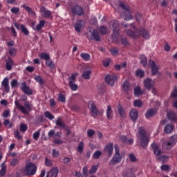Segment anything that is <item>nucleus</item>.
I'll use <instances>...</instances> for the list:
<instances>
[{"label":"nucleus","instance_id":"nucleus-1","mask_svg":"<svg viewBox=\"0 0 177 177\" xmlns=\"http://www.w3.org/2000/svg\"><path fill=\"white\" fill-rule=\"evenodd\" d=\"M124 32L131 38H136L140 36H142L145 39H148L149 38V33L146 32L143 28L136 30V27L133 24L130 25V30H126Z\"/></svg>","mask_w":177,"mask_h":177},{"label":"nucleus","instance_id":"nucleus-2","mask_svg":"<svg viewBox=\"0 0 177 177\" xmlns=\"http://www.w3.org/2000/svg\"><path fill=\"white\" fill-rule=\"evenodd\" d=\"M137 142L143 148H146L149 142V139L147 136V133L142 127L138 128V133H137Z\"/></svg>","mask_w":177,"mask_h":177},{"label":"nucleus","instance_id":"nucleus-3","mask_svg":"<svg viewBox=\"0 0 177 177\" xmlns=\"http://www.w3.org/2000/svg\"><path fill=\"white\" fill-rule=\"evenodd\" d=\"M15 105L24 115H29L32 108V104L29 101L25 102L24 106L20 104L18 100H16Z\"/></svg>","mask_w":177,"mask_h":177},{"label":"nucleus","instance_id":"nucleus-4","mask_svg":"<svg viewBox=\"0 0 177 177\" xmlns=\"http://www.w3.org/2000/svg\"><path fill=\"white\" fill-rule=\"evenodd\" d=\"M114 149L115 154L113 155V157L109 162V166H114L115 165H118L120 163L122 160V156L120 153V149L117 144H115Z\"/></svg>","mask_w":177,"mask_h":177},{"label":"nucleus","instance_id":"nucleus-5","mask_svg":"<svg viewBox=\"0 0 177 177\" xmlns=\"http://www.w3.org/2000/svg\"><path fill=\"white\" fill-rule=\"evenodd\" d=\"M37 171L35 164L32 162L28 163L24 169H21V174L23 175L34 176Z\"/></svg>","mask_w":177,"mask_h":177},{"label":"nucleus","instance_id":"nucleus-6","mask_svg":"<svg viewBox=\"0 0 177 177\" xmlns=\"http://www.w3.org/2000/svg\"><path fill=\"white\" fill-rule=\"evenodd\" d=\"M177 142V135H173L170 137L169 141H166L162 144V149L165 150H168L174 146Z\"/></svg>","mask_w":177,"mask_h":177},{"label":"nucleus","instance_id":"nucleus-7","mask_svg":"<svg viewBox=\"0 0 177 177\" xmlns=\"http://www.w3.org/2000/svg\"><path fill=\"white\" fill-rule=\"evenodd\" d=\"M88 109L91 113V116L94 118H96L97 115H102V113L97 110L95 105L92 101L88 102Z\"/></svg>","mask_w":177,"mask_h":177},{"label":"nucleus","instance_id":"nucleus-8","mask_svg":"<svg viewBox=\"0 0 177 177\" xmlns=\"http://www.w3.org/2000/svg\"><path fill=\"white\" fill-rule=\"evenodd\" d=\"M109 26H112L113 27V33L111 35V37L114 40L115 38L118 37L119 36L118 33V22L115 20H113L110 21Z\"/></svg>","mask_w":177,"mask_h":177},{"label":"nucleus","instance_id":"nucleus-9","mask_svg":"<svg viewBox=\"0 0 177 177\" xmlns=\"http://www.w3.org/2000/svg\"><path fill=\"white\" fill-rule=\"evenodd\" d=\"M119 6L124 10L125 12H127V14H125L124 15V20L125 21H130L132 20L133 17L131 16V11L129 10V8L128 7H127L126 6H124L122 2H120L119 3Z\"/></svg>","mask_w":177,"mask_h":177},{"label":"nucleus","instance_id":"nucleus-10","mask_svg":"<svg viewBox=\"0 0 177 177\" xmlns=\"http://www.w3.org/2000/svg\"><path fill=\"white\" fill-rule=\"evenodd\" d=\"M118 81V76L115 74L107 75L105 77V82L111 86L115 84V82Z\"/></svg>","mask_w":177,"mask_h":177},{"label":"nucleus","instance_id":"nucleus-11","mask_svg":"<svg viewBox=\"0 0 177 177\" xmlns=\"http://www.w3.org/2000/svg\"><path fill=\"white\" fill-rule=\"evenodd\" d=\"M21 89L22 92L27 95H32L33 94V91L30 88V86H27V83L24 82L21 83Z\"/></svg>","mask_w":177,"mask_h":177},{"label":"nucleus","instance_id":"nucleus-12","mask_svg":"<svg viewBox=\"0 0 177 177\" xmlns=\"http://www.w3.org/2000/svg\"><path fill=\"white\" fill-rule=\"evenodd\" d=\"M149 66L151 68V75L153 76L160 74L159 68L156 66V62L153 60H149Z\"/></svg>","mask_w":177,"mask_h":177},{"label":"nucleus","instance_id":"nucleus-13","mask_svg":"<svg viewBox=\"0 0 177 177\" xmlns=\"http://www.w3.org/2000/svg\"><path fill=\"white\" fill-rule=\"evenodd\" d=\"M39 12L41 13V17H43L44 18L50 19V17H52V12H50V10H48V9H46V8L44 6H41L40 8Z\"/></svg>","mask_w":177,"mask_h":177},{"label":"nucleus","instance_id":"nucleus-14","mask_svg":"<svg viewBox=\"0 0 177 177\" xmlns=\"http://www.w3.org/2000/svg\"><path fill=\"white\" fill-rule=\"evenodd\" d=\"M143 84L145 88L150 90L154 86L155 82L152 79L147 77L144 80Z\"/></svg>","mask_w":177,"mask_h":177},{"label":"nucleus","instance_id":"nucleus-15","mask_svg":"<svg viewBox=\"0 0 177 177\" xmlns=\"http://www.w3.org/2000/svg\"><path fill=\"white\" fill-rule=\"evenodd\" d=\"M72 13L73 15L82 16L84 15V10L82 9V7L80 6H75L72 8Z\"/></svg>","mask_w":177,"mask_h":177},{"label":"nucleus","instance_id":"nucleus-16","mask_svg":"<svg viewBox=\"0 0 177 177\" xmlns=\"http://www.w3.org/2000/svg\"><path fill=\"white\" fill-rule=\"evenodd\" d=\"M2 87H4L5 91L8 93L10 91V87L9 85V79L8 77H5L1 82Z\"/></svg>","mask_w":177,"mask_h":177},{"label":"nucleus","instance_id":"nucleus-17","mask_svg":"<svg viewBox=\"0 0 177 177\" xmlns=\"http://www.w3.org/2000/svg\"><path fill=\"white\" fill-rule=\"evenodd\" d=\"M154 154L156 156V158L159 157L162 153L161 149L159 148V147L156 145V142H153L151 145Z\"/></svg>","mask_w":177,"mask_h":177},{"label":"nucleus","instance_id":"nucleus-18","mask_svg":"<svg viewBox=\"0 0 177 177\" xmlns=\"http://www.w3.org/2000/svg\"><path fill=\"white\" fill-rule=\"evenodd\" d=\"M106 153H108V156L110 158L113 154V142H110L106 145L104 149Z\"/></svg>","mask_w":177,"mask_h":177},{"label":"nucleus","instance_id":"nucleus-19","mask_svg":"<svg viewBox=\"0 0 177 177\" xmlns=\"http://www.w3.org/2000/svg\"><path fill=\"white\" fill-rule=\"evenodd\" d=\"M158 112V109L156 108L149 109L147 110L145 114V117L147 119H150L153 116H154Z\"/></svg>","mask_w":177,"mask_h":177},{"label":"nucleus","instance_id":"nucleus-20","mask_svg":"<svg viewBox=\"0 0 177 177\" xmlns=\"http://www.w3.org/2000/svg\"><path fill=\"white\" fill-rule=\"evenodd\" d=\"M167 118L173 122H177V114L172 111H167Z\"/></svg>","mask_w":177,"mask_h":177},{"label":"nucleus","instance_id":"nucleus-21","mask_svg":"<svg viewBox=\"0 0 177 177\" xmlns=\"http://www.w3.org/2000/svg\"><path fill=\"white\" fill-rule=\"evenodd\" d=\"M130 118L133 122H136L138 118V112L136 109H132L129 113Z\"/></svg>","mask_w":177,"mask_h":177},{"label":"nucleus","instance_id":"nucleus-22","mask_svg":"<svg viewBox=\"0 0 177 177\" xmlns=\"http://www.w3.org/2000/svg\"><path fill=\"white\" fill-rule=\"evenodd\" d=\"M90 40H95L97 41H100V37L96 30H93V32H91V37H90Z\"/></svg>","mask_w":177,"mask_h":177},{"label":"nucleus","instance_id":"nucleus-23","mask_svg":"<svg viewBox=\"0 0 177 177\" xmlns=\"http://www.w3.org/2000/svg\"><path fill=\"white\" fill-rule=\"evenodd\" d=\"M84 26H85V24L84 23V21L82 20L77 21V22L76 23L75 29L77 32H80L81 29L83 28Z\"/></svg>","mask_w":177,"mask_h":177},{"label":"nucleus","instance_id":"nucleus-24","mask_svg":"<svg viewBox=\"0 0 177 177\" xmlns=\"http://www.w3.org/2000/svg\"><path fill=\"white\" fill-rule=\"evenodd\" d=\"M59 170L57 168H52L47 174L46 177H57Z\"/></svg>","mask_w":177,"mask_h":177},{"label":"nucleus","instance_id":"nucleus-25","mask_svg":"<svg viewBox=\"0 0 177 177\" xmlns=\"http://www.w3.org/2000/svg\"><path fill=\"white\" fill-rule=\"evenodd\" d=\"M21 7L28 12L29 15H31L32 17L36 16V12L32 11V9L30 7L26 6L25 4L22 5Z\"/></svg>","mask_w":177,"mask_h":177},{"label":"nucleus","instance_id":"nucleus-26","mask_svg":"<svg viewBox=\"0 0 177 177\" xmlns=\"http://www.w3.org/2000/svg\"><path fill=\"white\" fill-rule=\"evenodd\" d=\"M55 124L61 129H67V126L66 125V124H64V122H63L61 118H57V120L55 121Z\"/></svg>","mask_w":177,"mask_h":177},{"label":"nucleus","instance_id":"nucleus-27","mask_svg":"<svg viewBox=\"0 0 177 177\" xmlns=\"http://www.w3.org/2000/svg\"><path fill=\"white\" fill-rule=\"evenodd\" d=\"M173 129H174V125L172 124H167L165 125L164 128V131L167 134H170L172 133Z\"/></svg>","mask_w":177,"mask_h":177},{"label":"nucleus","instance_id":"nucleus-28","mask_svg":"<svg viewBox=\"0 0 177 177\" xmlns=\"http://www.w3.org/2000/svg\"><path fill=\"white\" fill-rule=\"evenodd\" d=\"M80 57L84 62H89V61H91V55L89 53H80Z\"/></svg>","mask_w":177,"mask_h":177},{"label":"nucleus","instance_id":"nucleus-29","mask_svg":"<svg viewBox=\"0 0 177 177\" xmlns=\"http://www.w3.org/2000/svg\"><path fill=\"white\" fill-rule=\"evenodd\" d=\"M106 118L109 120L112 119L113 117V111L111 110V106L110 105L107 106V109L106 111Z\"/></svg>","mask_w":177,"mask_h":177},{"label":"nucleus","instance_id":"nucleus-30","mask_svg":"<svg viewBox=\"0 0 177 177\" xmlns=\"http://www.w3.org/2000/svg\"><path fill=\"white\" fill-rule=\"evenodd\" d=\"M120 140H122V142H124L127 145H131L133 142V138L127 139L125 136H122L120 137Z\"/></svg>","mask_w":177,"mask_h":177},{"label":"nucleus","instance_id":"nucleus-31","mask_svg":"<svg viewBox=\"0 0 177 177\" xmlns=\"http://www.w3.org/2000/svg\"><path fill=\"white\" fill-rule=\"evenodd\" d=\"M14 66V62L11 58H8V60L6 62V70L11 71L12 66Z\"/></svg>","mask_w":177,"mask_h":177},{"label":"nucleus","instance_id":"nucleus-32","mask_svg":"<svg viewBox=\"0 0 177 177\" xmlns=\"http://www.w3.org/2000/svg\"><path fill=\"white\" fill-rule=\"evenodd\" d=\"M5 164L6 161H4L1 165V169L0 170V176L2 177H3L6 175L7 171V167L5 165Z\"/></svg>","mask_w":177,"mask_h":177},{"label":"nucleus","instance_id":"nucleus-33","mask_svg":"<svg viewBox=\"0 0 177 177\" xmlns=\"http://www.w3.org/2000/svg\"><path fill=\"white\" fill-rule=\"evenodd\" d=\"M45 26V20L39 21V24L37 25L36 28H34L35 31H39L42 28Z\"/></svg>","mask_w":177,"mask_h":177},{"label":"nucleus","instance_id":"nucleus-34","mask_svg":"<svg viewBox=\"0 0 177 177\" xmlns=\"http://www.w3.org/2000/svg\"><path fill=\"white\" fill-rule=\"evenodd\" d=\"M39 57L41 59H44L46 61H48L49 59H50V56L49 55V54L46 53H41L39 55Z\"/></svg>","mask_w":177,"mask_h":177},{"label":"nucleus","instance_id":"nucleus-35","mask_svg":"<svg viewBox=\"0 0 177 177\" xmlns=\"http://www.w3.org/2000/svg\"><path fill=\"white\" fill-rule=\"evenodd\" d=\"M77 76H78L77 73H73L71 76L69 77V84H75Z\"/></svg>","mask_w":177,"mask_h":177},{"label":"nucleus","instance_id":"nucleus-36","mask_svg":"<svg viewBox=\"0 0 177 177\" xmlns=\"http://www.w3.org/2000/svg\"><path fill=\"white\" fill-rule=\"evenodd\" d=\"M82 77L84 80H91V70L85 71L82 73Z\"/></svg>","mask_w":177,"mask_h":177},{"label":"nucleus","instance_id":"nucleus-37","mask_svg":"<svg viewBox=\"0 0 177 177\" xmlns=\"http://www.w3.org/2000/svg\"><path fill=\"white\" fill-rule=\"evenodd\" d=\"M118 111L119 115L122 118H124L126 116V113L124 112V110L120 104H118Z\"/></svg>","mask_w":177,"mask_h":177},{"label":"nucleus","instance_id":"nucleus-38","mask_svg":"<svg viewBox=\"0 0 177 177\" xmlns=\"http://www.w3.org/2000/svg\"><path fill=\"white\" fill-rule=\"evenodd\" d=\"M157 159H158L159 161L162 162H167L168 160H169V156H167V155H160V156L157 158Z\"/></svg>","mask_w":177,"mask_h":177},{"label":"nucleus","instance_id":"nucleus-39","mask_svg":"<svg viewBox=\"0 0 177 177\" xmlns=\"http://www.w3.org/2000/svg\"><path fill=\"white\" fill-rule=\"evenodd\" d=\"M20 28H21V32L24 34L26 36H28L30 35L29 30L27 29V28L24 25L21 24L20 26Z\"/></svg>","mask_w":177,"mask_h":177},{"label":"nucleus","instance_id":"nucleus-40","mask_svg":"<svg viewBox=\"0 0 177 177\" xmlns=\"http://www.w3.org/2000/svg\"><path fill=\"white\" fill-rule=\"evenodd\" d=\"M98 167H99V164L92 165L91 168L89 170V174H95L97 171Z\"/></svg>","mask_w":177,"mask_h":177},{"label":"nucleus","instance_id":"nucleus-41","mask_svg":"<svg viewBox=\"0 0 177 177\" xmlns=\"http://www.w3.org/2000/svg\"><path fill=\"white\" fill-rule=\"evenodd\" d=\"M122 89L125 92H128L129 91V81L126 80L123 84H122Z\"/></svg>","mask_w":177,"mask_h":177},{"label":"nucleus","instance_id":"nucleus-42","mask_svg":"<svg viewBox=\"0 0 177 177\" xmlns=\"http://www.w3.org/2000/svg\"><path fill=\"white\" fill-rule=\"evenodd\" d=\"M99 31L102 35H105L108 32V29L106 26H100L99 28Z\"/></svg>","mask_w":177,"mask_h":177},{"label":"nucleus","instance_id":"nucleus-43","mask_svg":"<svg viewBox=\"0 0 177 177\" xmlns=\"http://www.w3.org/2000/svg\"><path fill=\"white\" fill-rule=\"evenodd\" d=\"M136 75L138 77L142 78V77H144L145 72H144L143 70L138 69V70L136 71Z\"/></svg>","mask_w":177,"mask_h":177},{"label":"nucleus","instance_id":"nucleus-44","mask_svg":"<svg viewBox=\"0 0 177 177\" xmlns=\"http://www.w3.org/2000/svg\"><path fill=\"white\" fill-rule=\"evenodd\" d=\"M8 53L11 57H15L17 54V50L16 48L12 47L9 48Z\"/></svg>","mask_w":177,"mask_h":177},{"label":"nucleus","instance_id":"nucleus-45","mask_svg":"<svg viewBox=\"0 0 177 177\" xmlns=\"http://www.w3.org/2000/svg\"><path fill=\"white\" fill-rule=\"evenodd\" d=\"M40 135H41V130L39 129L33 133L32 138L35 140H38Z\"/></svg>","mask_w":177,"mask_h":177},{"label":"nucleus","instance_id":"nucleus-46","mask_svg":"<svg viewBox=\"0 0 177 177\" xmlns=\"http://www.w3.org/2000/svg\"><path fill=\"white\" fill-rule=\"evenodd\" d=\"M133 105L136 108H141L142 106V102L140 100H135L133 102Z\"/></svg>","mask_w":177,"mask_h":177},{"label":"nucleus","instance_id":"nucleus-47","mask_svg":"<svg viewBox=\"0 0 177 177\" xmlns=\"http://www.w3.org/2000/svg\"><path fill=\"white\" fill-rule=\"evenodd\" d=\"M140 59L141 64L143 65L144 67H145V66H147V57H145V55H142L140 56Z\"/></svg>","mask_w":177,"mask_h":177},{"label":"nucleus","instance_id":"nucleus-48","mask_svg":"<svg viewBox=\"0 0 177 177\" xmlns=\"http://www.w3.org/2000/svg\"><path fill=\"white\" fill-rule=\"evenodd\" d=\"M142 94V91H141L140 87V86H136L134 88V95L136 96H139V95H140Z\"/></svg>","mask_w":177,"mask_h":177},{"label":"nucleus","instance_id":"nucleus-49","mask_svg":"<svg viewBox=\"0 0 177 177\" xmlns=\"http://www.w3.org/2000/svg\"><path fill=\"white\" fill-rule=\"evenodd\" d=\"M44 115L46 118H48L50 120H52L53 119H55V115H53L52 113H50V112L49 111H46L44 113Z\"/></svg>","mask_w":177,"mask_h":177},{"label":"nucleus","instance_id":"nucleus-50","mask_svg":"<svg viewBox=\"0 0 177 177\" xmlns=\"http://www.w3.org/2000/svg\"><path fill=\"white\" fill-rule=\"evenodd\" d=\"M46 66L50 67V68H53L55 67V64H53V62H52V60L50 59H47L46 61Z\"/></svg>","mask_w":177,"mask_h":177},{"label":"nucleus","instance_id":"nucleus-51","mask_svg":"<svg viewBox=\"0 0 177 177\" xmlns=\"http://www.w3.org/2000/svg\"><path fill=\"white\" fill-rule=\"evenodd\" d=\"M10 84H11V88H14L15 87H17L18 86V84H19V82H18V80L15 79V80H12L10 82Z\"/></svg>","mask_w":177,"mask_h":177},{"label":"nucleus","instance_id":"nucleus-52","mask_svg":"<svg viewBox=\"0 0 177 177\" xmlns=\"http://www.w3.org/2000/svg\"><path fill=\"white\" fill-rule=\"evenodd\" d=\"M84 142H80L77 147V151L79 153H82V151L84 150Z\"/></svg>","mask_w":177,"mask_h":177},{"label":"nucleus","instance_id":"nucleus-53","mask_svg":"<svg viewBox=\"0 0 177 177\" xmlns=\"http://www.w3.org/2000/svg\"><path fill=\"white\" fill-rule=\"evenodd\" d=\"M58 101L61 102H66V97L64 96V95L59 93L58 95Z\"/></svg>","mask_w":177,"mask_h":177},{"label":"nucleus","instance_id":"nucleus-54","mask_svg":"<svg viewBox=\"0 0 177 177\" xmlns=\"http://www.w3.org/2000/svg\"><path fill=\"white\" fill-rule=\"evenodd\" d=\"M28 130V125L26 124H21L20 125V131L25 133Z\"/></svg>","mask_w":177,"mask_h":177},{"label":"nucleus","instance_id":"nucleus-55","mask_svg":"<svg viewBox=\"0 0 177 177\" xmlns=\"http://www.w3.org/2000/svg\"><path fill=\"white\" fill-rule=\"evenodd\" d=\"M69 87L72 91H75L78 88V85L75 83H72L69 84Z\"/></svg>","mask_w":177,"mask_h":177},{"label":"nucleus","instance_id":"nucleus-56","mask_svg":"<svg viewBox=\"0 0 177 177\" xmlns=\"http://www.w3.org/2000/svg\"><path fill=\"white\" fill-rule=\"evenodd\" d=\"M101 155H102L101 151L97 150V151H95V152L93 153V158H94L95 159H98L99 157H100Z\"/></svg>","mask_w":177,"mask_h":177},{"label":"nucleus","instance_id":"nucleus-57","mask_svg":"<svg viewBox=\"0 0 177 177\" xmlns=\"http://www.w3.org/2000/svg\"><path fill=\"white\" fill-rule=\"evenodd\" d=\"M10 12L12 14H18L20 12V9L18 7H13L11 8Z\"/></svg>","mask_w":177,"mask_h":177},{"label":"nucleus","instance_id":"nucleus-58","mask_svg":"<svg viewBox=\"0 0 177 177\" xmlns=\"http://www.w3.org/2000/svg\"><path fill=\"white\" fill-rule=\"evenodd\" d=\"M35 80L39 84H44V81L42 80V77H41V76H39V75L35 76Z\"/></svg>","mask_w":177,"mask_h":177},{"label":"nucleus","instance_id":"nucleus-59","mask_svg":"<svg viewBox=\"0 0 177 177\" xmlns=\"http://www.w3.org/2000/svg\"><path fill=\"white\" fill-rule=\"evenodd\" d=\"M82 174L84 176H88V167L85 165L82 169Z\"/></svg>","mask_w":177,"mask_h":177},{"label":"nucleus","instance_id":"nucleus-60","mask_svg":"<svg viewBox=\"0 0 177 177\" xmlns=\"http://www.w3.org/2000/svg\"><path fill=\"white\" fill-rule=\"evenodd\" d=\"M110 62H111L110 58H106V59H104L103 61V66L104 67H107V66H109Z\"/></svg>","mask_w":177,"mask_h":177},{"label":"nucleus","instance_id":"nucleus-61","mask_svg":"<svg viewBox=\"0 0 177 177\" xmlns=\"http://www.w3.org/2000/svg\"><path fill=\"white\" fill-rule=\"evenodd\" d=\"M129 158L131 162H132L137 161L136 158L135 157V156L133 153L129 154Z\"/></svg>","mask_w":177,"mask_h":177},{"label":"nucleus","instance_id":"nucleus-62","mask_svg":"<svg viewBox=\"0 0 177 177\" xmlns=\"http://www.w3.org/2000/svg\"><path fill=\"white\" fill-rule=\"evenodd\" d=\"M87 134H88V136L91 138L95 134V131L93 129H88L87 131Z\"/></svg>","mask_w":177,"mask_h":177},{"label":"nucleus","instance_id":"nucleus-63","mask_svg":"<svg viewBox=\"0 0 177 177\" xmlns=\"http://www.w3.org/2000/svg\"><path fill=\"white\" fill-rule=\"evenodd\" d=\"M110 53L113 55H116L118 53V49L115 48H111L110 49Z\"/></svg>","mask_w":177,"mask_h":177},{"label":"nucleus","instance_id":"nucleus-64","mask_svg":"<svg viewBox=\"0 0 177 177\" xmlns=\"http://www.w3.org/2000/svg\"><path fill=\"white\" fill-rule=\"evenodd\" d=\"M171 97L173 98L177 97V86L174 89V91L171 93Z\"/></svg>","mask_w":177,"mask_h":177}]
</instances>
